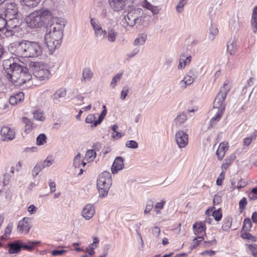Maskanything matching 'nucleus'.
<instances>
[{"label":"nucleus","mask_w":257,"mask_h":257,"mask_svg":"<svg viewBox=\"0 0 257 257\" xmlns=\"http://www.w3.org/2000/svg\"><path fill=\"white\" fill-rule=\"evenodd\" d=\"M66 250H54L51 252V254L53 256L62 255L64 253L66 252Z\"/></svg>","instance_id":"nucleus-54"},{"label":"nucleus","mask_w":257,"mask_h":257,"mask_svg":"<svg viewBox=\"0 0 257 257\" xmlns=\"http://www.w3.org/2000/svg\"><path fill=\"white\" fill-rule=\"evenodd\" d=\"M95 115L93 114H90L88 115L85 119V121L87 123H92L94 125L95 120Z\"/></svg>","instance_id":"nucleus-47"},{"label":"nucleus","mask_w":257,"mask_h":257,"mask_svg":"<svg viewBox=\"0 0 257 257\" xmlns=\"http://www.w3.org/2000/svg\"><path fill=\"white\" fill-rule=\"evenodd\" d=\"M110 7L115 11L122 10L125 6L124 0H109Z\"/></svg>","instance_id":"nucleus-17"},{"label":"nucleus","mask_w":257,"mask_h":257,"mask_svg":"<svg viewBox=\"0 0 257 257\" xmlns=\"http://www.w3.org/2000/svg\"><path fill=\"white\" fill-rule=\"evenodd\" d=\"M96 247L93 244H90L88 247L86 248V252H87L90 255H92L94 254V249Z\"/></svg>","instance_id":"nucleus-53"},{"label":"nucleus","mask_w":257,"mask_h":257,"mask_svg":"<svg viewBox=\"0 0 257 257\" xmlns=\"http://www.w3.org/2000/svg\"><path fill=\"white\" fill-rule=\"evenodd\" d=\"M251 25L254 33L257 32V6H255L252 12Z\"/></svg>","instance_id":"nucleus-24"},{"label":"nucleus","mask_w":257,"mask_h":257,"mask_svg":"<svg viewBox=\"0 0 257 257\" xmlns=\"http://www.w3.org/2000/svg\"><path fill=\"white\" fill-rule=\"evenodd\" d=\"M50 164H51L50 161L47 160L42 163H38L32 171L33 176L36 177L46 166H49Z\"/></svg>","instance_id":"nucleus-20"},{"label":"nucleus","mask_w":257,"mask_h":257,"mask_svg":"<svg viewBox=\"0 0 257 257\" xmlns=\"http://www.w3.org/2000/svg\"><path fill=\"white\" fill-rule=\"evenodd\" d=\"M1 134L3 140L4 141L12 140L15 136L14 131L8 126L2 127L1 130Z\"/></svg>","instance_id":"nucleus-12"},{"label":"nucleus","mask_w":257,"mask_h":257,"mask_svg":"<svg viewBox=\"0 0 257 257\" xmlns=\"http://www.w3.org/2000/svg\"><path fill=\"white\" fill-rule=\"evenodd\" d=\"M80 154L78 153L75 157L74 159V165L76 168H79L80 165Z\"/></svg>","instance_id":"nucleus-50"},{"label":"nucleus","mask_w":257,"mask_h":257,"mask_svg":"<svg viewBox=\"0 0 257 257\" xmlns=\"http://www.w3.org/2000/svg\"><path fill=\"white\" fill-rule=\"evenodd\" d=\"M13 225L12 223H9L5 230V233L2 236V238L4 240L7 239L9 235L11 234L12 230Z\"/></svg>","instance_id":"nucleus-36"},{"label":"nucleus","mask_w":257,"mask_h":257,"mask_svg":"<svg viewBox=\"0 0 257 257\" xmlns=\"http://www.w3.org/2000/svg\"><path fill=\"white\" fill-rule=\"evenodd\" d=\"M85 156L89 161H91L95 158L96 153L93 150H89L86 152Z\"/></svg>","instance_id":"nucleus-42"},{"label":"nucleus","mask_w":257,"mask_h":257,"mask_svg":"<svg viewBox=\"0 0 257 257\" xmlns=\"http://www.w3.org/2000/svg\"><path fill=\"white\" fill-rule=\"evenodd\" d=\"M22 5L30 8H33L38 6L41 0H20Z\"/></svg>","instance_id":"nucleus-26"},{"label":"nucleus","mask_w":257,"mask_h":257,"mask_svg":"<svg viewBox=\"0 0 257 257\" xmlns=\"http://www.w3.org/2000/svg\"><path fill=\"white\" fill-rule=\"evenodd\" d=\"M176 142L179 148H185L188 143V136L183 131L179 130L175 135Z\"/></svg>","instance_id":"nucleus-10"},{"label":"nucleus","mask_w":257,"mask_h":257,"mask_svg":"<svg viewBox=\"0 0 257 257\" xmlns=\"http://www.w3.org/2000/svg\"><path fill=\"white\" fill-rule=\"evenodd\" d=\"M248 248L251 252L252 255L254 256L257 254V244H250L248 245Z\"/></svg>","instance_id":"nucleus-51"},{"label":"nucleus","mask_w":257,"mask_h":257,"mask_svg":"<svg viewBox=\"0 0 257 257\" xmlns=\"http://www.w3.org/2000/svg\"><path fill=\"white\" fill-rule=\"evenodd\" d=\"M224 179V176L223 173H221L216 180V184L220 186L222 184V181Z\"/></svg>","instance_id":"nucleus-59"},{"label":"nucleus","mask_w":257,"mask_h":257,"mask_svg":"<svg viewBox=\"0 0 257 257\" xmlns=\"http://www.w3.org/2000/svg\"><path fill=\"white\" fill-rule=\"evenodd\" d=\"M4 65L6 68V78L15 85H22L32 78L28 72V68L13 62L11 60L5 61Z\"/></svg>","instance_id":"nucleus-1"},{"label":"nucleus","mask_w":257,"mask_h":257,"mask_svg":"<svg viewBox=\"0 0 257 257\" xmlns=\"http://www.w3.org/2000/svg\"><path fill=\"white\" fill-rule=\"evenodd\" d=\"M117 36V33L114 30H109L107 36V40L110 42H114L116 40Z\"/></svg>","instance_id":"nucleus-31"},{"label":"nucleus","mask_w":257,"mask_h":257,"mask_svg":"<svg viewBox=\"0 0 257 257\" xmlns=\"http://www.w3.org/2000/svg\"><path fill=\"white\" fill-rule=\"evenodd\" d=\"M218 33V29L215 25H211L209 29V38L213 40Z\"/></svg>","instance_id":"nucleus-34"},{"label":"nucleus","mask_w":257,"mask_h":257,"mask_svg":"<svg viewBox=\"0 0 257 257\" xmlns=\"http://www.w3.org/2000/svg\"><path fill=\"white\" fill-rule=\"evenodd\" d=\"M9 247V253L10 254L18 253L22 249V241L17 240L8 244Z\"/></svg>","instance_id":"nucleus-16"},{"label":"nucleus","mask_w":257,"mask_h":257,"mask_svg":"<svg viewBox=\"0 0 257 257\" xmlns=\"http://www.w3.org/2000/svg\"><path fill=\"white\" fill-rule=\"evenodd\" d=\"M33 74L40 80L48 79L50 74L48 65L42 63H36L33 68Z\"/></svg>","instance_id":"nucleus-7"},{"label":"nucleus","mask_w":257,"mask_h":257,"mask_svg":"<svg viewBox=\"0 0 257 257\" xmlns=\"http://www.w3.org/2000/svg\"><path fill=\"white\" fill-rule=\"evenodd\" d=\"M7 24L4 29V34L7 37H12L17 31L20 22L17 17L13 18L12 19H6Z\"/></svg>","instance_id":"nucleus-9"},{"label":"nucleus","mask_w":257,"mask_h":257,"mask_svg":"<svg viewBox=\"0 0 257 257\" xmlns=\"http://www.w3.org/2000/svg\"><path fill=\"white\" fill-rule=\"evenodd\" d=\"M24 94L23 92H20L14 95L11 96L9 98V102L12 105H15L18 102H20L24 99Z\"/></svg>","instance_id":"nucleus-23"},{"label":"nucleus","mask_w":257,"mask_h":257,"mask_svg":"<svg viewBox=\"0 0 257 257\" xmlns=\"http://www.w3.org/2000/svg\"><path fill=\"white\" fill-rule=\"evenodd\" d=\"M194 75L192 71H190L188 74H187L183 80L180 81L179 83L180 87L184 89L187 87V86L191 84L194 81V78L193 77Z\"/></svg>","instance_id":"nucleus-13"},{"label":"nucleus","mask_w":257,"mask_h":257,"mask_svg":"<svg viewBox=\"0 0 257 257\" xmlns=\"http://www.w3.org/2000/svg\"><path fill=\"white\" fill-rule=\"evenodd\" d=\"M91 25L93 28V29L95 31H97V30H99L101 28V27L100 25L97 23H96L94 20L91 19Z\"/></svg>","instance_id":"nucleus-55"},{"label":"nucleus","mask_w":257,"mask_h":257,"mask_svg":"<svg viewBox=\"0 0 257 257\" xmlns=\"http://www.w3.org/2000/svg\"><path fill=\"white\" fill-rule=\"evenodd\" d=\"M231 219L230 218H225L223 220L222 224V229L223 230H228L231 226Z\"/></svg>","instance_id":"nucleus-39"},{"label":"nucleus","mask_w":257,"mask_h":257,"mask_svg":"<svg viewBox=\"0 0 257 257\" xmlns=\"http://www.w3.org/2000/svg\"><path fill=\"white\" fill-rule=\"evenodd\" d=\"M64 25V22L60 18H53L52 23L48 28L49 32L45 36V43L50 51H54L60 44Z\"/></svg>","instance_id":"nucleus-2"},{"label":"nucleus","mask_w":257,"mask_h":257,"mask_svg":"<svg viewBox=\"0 0 257 257\" xmlns=\"http://www.w3.org/2000/svg\"><path fill=\"white\" fill-rule=\"evenodd\" d=\"M122 73H118L115 76L113 77L112 78L111 85H112V87L114 88L115 87V85L117 81H118L120 78L121 77Z\"/></svg>","instance_id":"nucleus-49"},{"label":"nucleus","mask_w":257,"mask_h":257,"mask_svg":"<svg viewBox=\"0 0 257 257\" xmlns=\"http://www.w3.org/2000/svg\"><path fill=\"white\" fill-rule=\"evenodd\" d=\"M187 119V116L184 114H181L176 118V123L179 126H181Z\"/></svg>","instance_id":"nucleus-37"},{"label":"nucleus","mask_w":257,"mask_h":257,"mask_svg":"<svg viewBox=\"0 0 257 257\" xmlns=\"http://www.w3.org/2000/svg\"><path fill=\"white\" fill-rule=\"evenodd\" d=\"M40 243V241H29L27 244H24L22 241V248L31 251L33 249L34 246Z\"/></svg>","instance_id":"nucleus-28"},{"label":"nucleus","mask_w":257,"mask_h":257,"mask_svg":"<svg viewBox=\"0 0 257 257\" xmlns=\"http://www.w3.org/2000/svg\"><path fill=\"white\" fill-rule=\"evenodd\" d=\"M212 216L216 221H219L222 217L221 209L214 211L212 213Z\"/></svg>","instance_id":"nucleus-44"},{"label":"nucleus","mask_w":257,"mask_h":257,"mask_svg":"<svg viewBox=\"0 0 257 257\" xmlns=\"http://www.w3.org/2000/svg\"><path fill=\"white\" fill-rule=\"evenodd\" d=\"M66 94V90L61 88L56 91V92L51 96V98L54 103H57L61 100V99L65 97Z\"/></svg>","instance_id":"nucleus-21"},{"label":"nucleus","mask_w":257,"mask_h":257,"mask_svg":"<svg viewBox=\"0 0 257 257\" xmlns=\"http://www.w3.org/2000/svg\"><path fill=\"white\" fill-rule=\"evenodd\" d=\"M165 203H166L165 201L162 200L160 202H158V203H156V204L155 206V208L162 209L163 208Z\"/></svg>","instance_id":"nucleus-60"},{"label":"nucleus","mask_w":257,"mask_h":257,"mask_svg":"<svg viewBox=\"0 0 257 257\" xmlns=\"http://www.w3.org/2000/svg\"><path fill=\"white\" fill-rule=\"evenodd\" d=\"M52 12L47 8H42L31 13L26 18L28 25L31 28H40L51 18Z\"/></svg>","instance_id":"nucleus-4"},{"label":"nucleus","mask_w":257,"mask_h":257,"mask_svg":"<svg viewBox=\"0 0 257 257\" xmlns=\"http://www.w3.org/2000/svg\"><path fill=\"white\" fill-rule=\"evenodd\" d=\"M246 185L247 183L244 180H240L239 182H238L237 186L235 185V183H231L232 189L233 190H234L236 188L240 189L244 187Z\"/></svg>","instance_id":"nucleus-41"},{"label":"nucleus","mask_w":257,"mask_h":257,"mask_svg":"<svg viewBox=\"0 0 257 257\" xmlns=\"http://www.w3.org/2000/svg\"><path fill=\"white\" fill-rule=\"evenodd\" d=\"M246 205V199L245 197H243L240 200L239 203V210L241 212H242L244 210Z\"/></svg>","instance_id":"nucleus-45"},{"label":"nucleus","mask_w":257,"mask_h":257,"mask_svg":"<svg viewBox=\"0 0 257 257\" xmlns=\"http://www.w3.org/2000/svg\"><path fill=\"white\" fill-rule=\"evenodd\" d=\"M160 232V229L157 226L155 227L153 229V233L154 235H156L157 237L159 236Z\"/></svg>","instance_id":"nucleus-64"},{"label":"nucleus","mask_w":257,"mask_h":257,"mask_svg":"<svg viewBox=\"0 0 257 257\" xmlns=\"http://www.w3.org/2000/svg\"><path fill=\"white\" fill-rule=\"evenodd\" d=\"M147 35L143 34L135 39L134 44L135 45H143L145 43Z\"/></svg>","instance_id":"nucleus-38"},{"label":"nucleus","mask_w":257,"mask_h":257,"mask_svg":"<svg viewBox=\"0 0 257 257\" xmlns=\"http://www.w3.org/2000/svg\"><path fill=\"white\" fill-rule=\"evenodd\" d=\"M221 201V198L220 196L216 195H215L213 199V204L214 205L218 204Z\"/></svg>","instance_id":"nucleus-62"},{"label":"nucleus","mask_w":257,"mask_h":257,"mask_svg":"<svg viewBox=\"0 0 257 257\" xmlns=\"http://www.w3.org/2000/svg\"><path fill=\"white\" fill-rule=\"evenodd\" d=\"M47 137L44 134H40L37 138V145H42L46 142Z\"/></svg>","instance_id":"nucleus-40"},{"label":"nucleus","mask_w":257,"mask_h":257,"mask_svg":"<svg viewBox=\"0 0 257 257\" xmlns=\"http://www.w3.org/2000/svg\"><path fill=\"white\" fill-rule=\"evenodd\" d=\"M31 227L30 219L28 218H24L19 222L18 230L21 233H28Z\"/></svg>","instance_id":"nucleus-11"},{"label":"nucleus","mask_w":257,"mask_h":257,"mask_svg":"<svg viewBox=\"0 0 257 257\" xmlns=\"http://www.w3.org/2000/svg\"><path fill=\"white\" fill-rule=\"evenodd\" d=\"M185 57L184 55H181L179 63L178 66V69L184 68L186 65L189 64L191 62V56H188L185 58Z\"/></svg>","instance_id":"nucleus-27"},{"label":"nucleus","mask_w":257,"mask_h":257,"mask_svg":"<svg viewBox=\"0 0 257 257\" xmlns=\"http://www.w3.org/2000/svg\"><path fill=\"white\" fill-rule=\"evenodd\" d=\"M236 41L234 39L230 40L227 44V50L230 55L234 53L236 48Z\"/></svg>","instance_id":"nucleus-30"},{"label":"nucleus","mask_w":257,"mask_h":257,"mask_svg":"<svg viewBox=\"0 0 257 257\" xmlns=\"http://www.w3.org/2000/svg\"><path fill=\"white\" fill-rule=\"evenodd\" d=\"M224 112V108L220 109H213L211 110L210 113L211 114L215 113V116L212 117L210 119V125L212 126V125L215 124L217 122H218L221 116L223 114V113Z\"/></svg>","instance_id":"nucleus-19"},{"label":"nucleus","mask_w":257,"mask_h":257,"mask_svg":"<svg viewBox=\"0 0 257 257\" xmlns=\"http://www.w3.org/2000/svg\"><path fill=\"white\" fill-rule=\"evenodd\" d=\"M3 10H0V31L4 33V29L5 28L7 24V20L3 14L2 13Z\"/></svg>","instance_id":"nucleus-35"},{"label":"nucleus","mask_w":257,"mask_h":257,"mask_svg":"<svg viewBox=\"0 0 257 257\" xmlns=\"http://www.w3.org/2000/svg\"><path fill=\"white\" fill-rule=\"evenodd\" d=\"M33 117L35 119L40 121H44L45 119L44 113L40 110H36L34 111Z\"/></svg>","instance_id":"nucleus-32"},{"label":"nucleus","mask_w":257,"mask_h":257,"mask_svg":"<svg viewBox=\"0 0 257 257\" xmlns=\"http://www.w3.org/2000/svg\"><path fill=\"white\" fill-rule=\"evenodd\" d=\"M141 6L147 9L153 13V15H156L158 13V10L156 7H154L153 5H152L150 3H149L147 0H144L141 4Z\"/></svg>","instance_id":"nucleus-25"},{"label":"nucleus","mask_w":257,"mask_h":257,"mask_svg":"<svg viewBox=\"0 0 257 257\" xmlns=\"http://www.w3.org/2000/svg\"><path fill=\"white\" fill-rule=\"evenodd\" d=\"M251 227V222L249 218H245L244 220L242 229L243 231L249 230Z\"/></svg>","instance_id":"nucleus-43"},{"label":"nucleus","mask_w":257,"mask_h":257,"mask_svg":"<svg viewBox=\"0 0 257 257\" xmlns=\"http://www.w3.org/2000/svg\"><path fill=\"white\" fill-rule=\"evenodd\" d=\"M144 15V11L141 8H137L130 11L124 17L127 26L133 27L136 24H140Z\"/></svg>","instance_id":"nucleus-6"},{"label":"nucleus","mask_w":257,"mask_h":257,"mask_svg":"<svg viewBox=\"0 0 257 257\" xmlns=\"http://www.w3.org/2000/svg\"><path fill=\"white\" fill-rule=\"evenodd\" d=\"M230 89V86L226 83L223 84V86L220 89L219 92L216 96L213 103V109H220L224 108L225 110V105L223 102L224 101L226 95Z\"/></svg>","instance_id":"nucleus-8"},{"label":"nucleus","mask_w":257,"mask_h":257,"mask_svg":"<svg viewBox=\"0 0 257 257\" xmlns=\"http://www.w3.org/2000/svg\"><path fill=\"white\" fill-rule=\"evenodd\" d=\"M187 0H181L176 7V10L178 13H181L183 11V8L186 4Z\"/></svg>","instance_id":"nucleus-48"},{"label":"nucleus","mask_w":257,"mask_h":257,"mask_svg":"<svg viewBox=\"0 0 257 257\" xmlns=\"http://www.w3.org/2000/svg\"><path fill=\"white\" fill-rule=\"evenodd\" d=\"M128 92V89L127 87H124L123 88L121 92V96L120 98L122 100H124Z\"/></svg>","instance_id":"nucleus-57"},{"label":"nucleus","mask_w":257,"mask_h":257,"mask_svg":"<svg viewBox=\"0 0 257 257\" xmlns=\"http://www.w3.org/2000/svg\"><path fill=\"white\" fill-rule=\"evenodd\" d=\"M111 185V176L110 173L107 171H104L101 173L97 181V187L99 195L101 197L106 196Z\"/></svg>","instance_id":"nucleus-5"},{"label":"nucleus","mask_w":257,"mask_h":257,"mask_svg":"<svg viewBox=\"0 0 257 257\" xmlns=\"http://www.w3.org/2000/svg\"><path fill=\"white\" fill-rule=\"evenodd\" d=\"M153 207V204L152 203H151L150 204H147L145 209L144 210V213L146 214L149 213L150 212V211L152 209Z\"/></svg>","instance_id":"nucleus-63"},{"label":"nucleus","mask_w":257,"mask_h":257,"mask_svg":"<svg viewBox=\"0 0 257 257\" xmlns=\"http://www.w3.org/2000/svg\"><path fill=\"white\" fill-rule=\"evenodd\" d=\"M229 146L228 143L222 142L220 144L217 151L216 155L218 159L221 160L224 156L226 152L228 150Z\"/></svg>","instance_id":"nucleus-18"},{"label":"nucleus","mask_w":257,"mask_h":257,"mask_svg":"<svg viewBox=\"0 0 257 257\" xmlns=\"http://www.w3.org/2000/svg\"><path fill=\"white\" fill-rule=\"evenodd\" d=\"M3 197L5 199H9L12 196V191L10 189H8L2 192Z\"/></svg>","instance_id":"nucleus-52"},{"label":"nucleus","mask_w":257,"mask_h":257,"mask_svg":"<svg viewBox=\"0 0 257 257\" xmlns=\"http://www.w3.org/2000/svg\"><path fill=\"white\" fill-rule=\"evenodd\" d=\"M95 33L96 36L102 38H103L106 34L105 31L102 30V28L100 29L99 30L96 31Z\"/></svg>","instance_id":"nucleus-58"},{"label":"nucleus","mask_w":257,"mask_h":257,"mask_svg":"<svg viewBox=\"0 0 257 257\" xmlns=\"http://www.w3.org/2000/svg\"><path fill=\"white\" fill-rule=\"evenodd\" d=\"M194 233L196 235H199L203 232H205L206 226L204 223L202 221L196 222L194 224L193 226Z\"/></svg>","instance_id":"nucleus-22"},{"label":"nucleus","mask_w":257,"mask_h":257,"mask_svg":"<svg viewBox=\"0 0 257 257\" xmlns=\"http://www.w3.org/2000/svg\"><path fill=\"white\" fill-rule=\"evenodd\" d=\"M95 213V209L91 204H87L83 209L82 211V216L87 220L91 218Z\"/></svg>","instance_id":"nucleus-15"},{"label":"nucleus","mask_w":257,"mask_h":257,"mask_svg":"<svg viewBox=\"0 0 257 257\" xmlns=\"http://www.w3.org/2000/svg\"><path fill=\"white\" fill-rule=\"evenodd\" d=\"M124 167L123 160L121 157H117L114 160L111 167V171L113 174L116 173L119 170L123 169Z\"/></svg>","instance_id":"nucleus-14"},{"label":"nucleus","mask_w":257,"mask_h":257,"mask_svg":"<svg viewBox=\"0 0 257 257\" xmlns=\"http://www.w3.org/2000/svg\"><path fill=\"white\" fill-rule=\"evenodd\" d=\"M16 53L23 57H38L42 54V48L37 42L23 41L17 46Z\"/></svg>","instance_id":"nucleus-3"},{"label":"nucleus","mask_w":257,"mask_h":257,"mask_svg":"<svg viewBox=\"0 0 257 257\" xmlns=\"http://www.w3.org/2000/svg\"><path fill=\"white\" fill-rule=\"evenodd\" d=\"M93 76V73L89 68H85L83 70L82 77L84 80H90Z\"/></svg>","instance_id":"nucleus-33"},{"label":"nucleus","mask_w":257,"mask_h":257,"mask_svg":"<svg viewBox=\"0 0 257 257\" xmlns=\"http://www.w3.org/2000/svg\"><path fill=\"white\" fill-rule=\"evenodd\" d=\"M10 178H11V176H10V175L8 173H6V174H5L4 181H3V183L5 185H6L8 184V183L10 180Z\"/></svg>","instance_id":"nucleus-61"},{"label":"nucleus","mask_w":257,"mask_h":257,"mask_svg":"<svg viewBox=\"0 0 257 257\" xmlns=\"http://www.w3.org/2000/svg\"><path fill=\"white\" fill-rule=\"evenodd\" d=\"M126 147L131 149H136L138 147V143L133 140L128 141L126 142L125 144Z\"/></svg>","instance_id":"nucleus-46"},{"label":"nucleus","mask_w":257,"mask_h":257,"mask_svg":"<svg viewBox=\"0 0 257 257\" xmlns=\"http://www.w3.org/2000/svg\"><path fill=\"white\" fill-rule=\"evenodd\" d=\"M23 122L25 124V131L27 132H30L33 128V123L27 117H24L22 118Z\"/></svg>","instance_id":"nucleus-29"},{"label":"nucleus","mask_w":257,"mask_h":257,"mask_svg":"<svg viewBox=\"0 0 257 257\" xmlns=\"http://www.w3.org/2000/svg\"><path fill=\"white\" fill-rule=\"evenodd\" d=\"M241 237L243 238L252 239L253 241H255V237H253L251 234L247 232H243L241 234Z\"/></svg>","instance_id":"nucleus-56"}]
</instances>
